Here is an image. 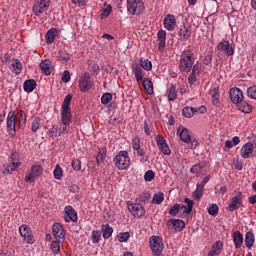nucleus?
Listing matches in <instances>:
<instances>
[{
  "instance_id": "1",
  "label": "nucleus",
  "mask_w": 256,
  "mask_h": 256,
  "mask_svg": "<svg viewBox=\"0 0 256 256\" xmlns=\"http://www.w3.org/2000/svg\"><path fill=\"white\" fill-rule=\"evenodd\" d=\"M193 63H195V54L189 50L182 52L179 62L180 71L189 73L193 69Z\"/></svg>"
},
{
  "instance_id": "2",
  "label": "nucleus",
  "mask_w": 256,
  "mask_h": 256,
  "mask_svg": "<svg viewBox=\"0 0 256 256\" xmlns=\"http://www.w3.org/2000/svg\"><path fill=\"white\" fill-rule=\"evenodd\" d=\"M71 99H73V96H71V94H68L64 98L61 106V121L64 127H69V125H71Z\"/></svg>"
},
{
  "instance_id": "3",
  "label": "nucleus",
  "mask_w": 256,
  "mask_h": 256,
  "mask_svg": "<svg viewBox=\"0 0 256 256\" xmlns=\"http://www.w3.org/2000/svg\"><path fill=\"white\" fill-rule=\"evenodd\" d=\"M131 164V158L129 157V153L127 151H120L116 154L114 158V165L120 171H124V169H128Z\"/></svg>"
},
{
  "instance_id": "4",
  "label": "nucleus",
  "mask_w": 256,
  "mask_h": 256,
  "mask_svg": "<svg viewBox=\"0 0 256 256\" xmlns=\"http://www.w3.org/2000/svg\"><path fill=\"white\" fill-rule=\"evenodd\" d=\"M127 10L131 15H141L145 11V4L141 0H127Z\"/></svg>"
},
{
  "instance_id": "5",
  "label": "nucleus",
  "mask_w": 256,
  "mask_h": 256,
  "mask_svg": "<svg viewBox=\"0 0 256 256\" xmlns=\"http://www.w3.org/2000/svg\"><path fill=\"white\" fill-rule=\"evenodd\" d=\"M150 249L154 255H161L165 246L163 244V238L159 236H151L149 239Z\"/></svg>"
},
{
  "instance_id": "6",
  "label": "nucleus",
  "mask_w": 256,
  "mask_h": 256,
  "mask_svg": "<svg viewBox=\"0 0 256 256\" xmlns=\"http://www.w3.org/2000/svg\"><path fill=\"white\" fill-rule=\"evenodd\" d=\"M16 125L17 120L15 118V111H10L6 118V129L8 131V135L11 137H15L17 133Z\"/></svg>"
},
{
  "instance_id": "7",
  "label": "nucleus",
  "mask_w": 256,
  "mask_h": 256,
  "mask_svg": "<svg viewBox=\"0 0 256 256\" xmlns=\"http://www.w3.org/2000/svg\"><path fill=\"white\" fill-rule=\"evenodd\" d=\"M49 5H51V0H35L32 11L36 17H39L49 9Z\"/></svg>"
},
{
  "instance_id": "8",
  "label": "nucleus",
  "mask_w": 256,
  "mask_h": 256,
  "mask_svg": "<svg viewBox=\"0 0 256 256\" xmlns=\"http://www.w3.org/2000/svg\"><path fill=\"white\" fill-rule=\"evenodd\" d=\"M43 175V167L41 165H34L31 167V170L26 173L25 181L26 183H35V179Z\"/></svg>"
},
{
  "instance_id": "9",
  "label": "nucleus",
  "mask_w": 256,
  "mask_h": 256,
  "mask_svg": "<svg viewBox=\"0 0 256 256\" xmlns=\"http://www.w3.org/2000/svg\"><path fill=\"white\" fill-rule=\"evenodd\" d=\"M93 87V81H91V74L84 73L79 78V89L82 93H86Z\"/></svg>"
},
{
  "instance_id": "10",
  "label": "nucleus",
  "mask_w": 256,
  "mask_h": 256,
  "mask_svg": "<svg viewBox=\"0 0 256 256\" xmlns=\"http://www.w3.org/2000/svg\"><path fill=\"white\" fill-rule=\"evenodd\" d=\"M132 148L138 157H141V161L147 162L149 161V156L145 155V150L141 148V138L134 137L132 140Z\"/></svg>"
},
{
  "instance_id": "11",
  "label": "nucleus",
  "mask_w": 256,
  "mask_h": 256,
  "mask_svg": "<svg viewBox=\"0 0 256 256\" xmlns=\"http://www.w3.org/2000/svg\"><path fill=\"white\" fill-rule=\"evenodd\" d=\"M242 205H243V193L237 192L236 195L230 199V202L228 205V211L230 212L237 211V209H240Z\"/></svg>"
},
{
  "instance_id": "12",
  "label": "nucleus",
  "mask_w": 256,
  "mask_h": 256,
  "mask_svg": "<svg viewBox=\"0 0 256 256\" xmlns=\"http://www.w3.org/2000/svg\"><path fill=\"white\" fill-rule=\"evenodd\" d=\"M67 133H69V130L67 129V126H63V124H54L52 128L47 131L49 137H61L62 135H67Z\"/></svg>"
},
{
  "instance_id": "13",
  "label": "nucleus",
  "mask_w": 256,
  "mask_h": 256,
  "mask_svg": "<svg viewBox=\"0 0 256 256\" xmlns=\"http://www.w3.org/2000/svg\"><path fill=\"white\" fill-rule=\"evenodd\" d=\"M19 233L21 237H23L24 241L29 245H33L35 243V239H33V234L31 233V228L25 224L19 227Z\"/></svg>"
},
{
  "instance_id": "14",
  "label": "nucleus",
  "mask_w": 256,
  "mask_h": 256,
  "mask_svg": "<svg viewBox=\"0 0 256 256\" xmlns=\"http://www.w3.org/2000/svg\"><path fill=\"white\" fill-rule=\"evenodd\" d=\"M128 211L132 213L134 217H143L145 215V208L141 203H128Z\"/></svg>"
},
{
  "instance_id": "15",
  "label": "nucleus",
  "mask_w": 256,
  "mask_h": 256,
  "mask_svg": "<svg viewBox=\"0 0 256 256\" xmlns=\"http://www.w3.org/2000/svg\"><path fill=\"white\" fill-rule=\"evenodd\" d=\"M52 233L56 239V241L65 242V228L61 223H55L52 226Z\"/></svg>"
},
{
  "instance_id": "16",
  "label": "nucleus",
  "mask_w": 256,
  "mask_h": 256,
  "mask_svg": "<svg viewBox=\"0 0 256 256\" xmlns=\"http://www.w3.org/2000/svg\"><path fill=\"white\" fill-rule=\"evenodd\" d=\"M156 144L162 154L171 155V148H169V144H167V140L163 138L161 135L156 136Z\"/></svg>"
},
{
  "instance_id": "17",
  "label": "nucleus",
  "mask_w": 256,
  "mask_h": 256,
  "mask_svg": "<svg viewBox=\"0 0 256 256\" xmlns=\"http://www.w3.org/2000/svg\"><path fill=\"white\" fill-rule=\"evenodd\" d=\"M218 51H222L227 55L228 57H231L234 55L235 50L233 49V46H231V43L228 40H223L222 42H219L217 45Z\"/></svg>"
},
{
  "instance_id": "18",
  "label": "nucleus",
  "mask_w": 256,
  "mask_h": 256,
  "mask_svg": "<svg viewBox=\"0 0 256 256\" xmlns=\"http://www.w3.org/2000/svg\"><path fill=\"white\" fill-rule=\"evenodd\" d=\"M64 219L66 223H77V211L73 209V206L68 205L65 207Z\"/></svg>"
},
{
  "instance_id": "19",
  "label": "nucleus",
  "mask_w": 256,
  "mask_h": 256,
  "mask_svg": "<svg viewBox=\"0 0 256 256\" xmlns=\"http://www.w3.org/2000/svg\"><path fill=\"white\" fill-rule=\"evenodd\" d=\"M163 25L167 29V31H173L175 26L177 25V20L173 14H168L164 17Z\"/></svg>"
},
{
  "instance_id": "20",
  "label": "nucleus",
  "mask_w": 256,
  "mask_h": 256,
  "mask_svg": "<svg viewBox=\"0 0 256 256\" xmlns=\"http://www.w3.org/2000/svg\"><path fill=\"white\" fill-rule=\"evenodd\" d=\"M230 99L232 103H235L236 105L241 103V101H243V91H241L239 88H231Z\"/></svg>"
},
{
  "instance_id": "21",
  "label": "nucleus",
  "mask_w": 256,
  "mask_h": 256,
  "mask_svg": "<svg viewBox=\"0 0 256 256\" xmlns=\"http://www.w3.org/2000/svg\"><path fill=\"white\" fill-rule=\"evenodd\" d=\"M252 154H253V143L251 142L245 143L240 150L241 158L249 159Z\"/></svg>"
},
{
  "instance_id": "22",
  "label": "nucleus",
  "mask_w": 256,
  "mask_h": 256,
  "mask_svg": "<svg viewBox=\"0 0 256 256\" xmlns=\"http://www.w3.org/2000/svg\"><path fill=\"white\" fill-rule=\"evenodd\" d=\"M192 30L190 26L183 25L180 27V30L178 32V36L180 37V41H187L189 40V37H191Z\"/></svg>"
},
{
  "instance_id": "23",
  "label": "nucleus",
  "mask_w": 256,
  "mask_h": 256,
  "mask_svg": "<svg viewBox=\"0 0 256 256\" xmlns=\"http://www.w3.org/2000/svg\"><path fill=\"white\" fill-rule=\"evenodd\" d=\"M221 251H223V242L221 241H216L208 253V256H217L221 255Z\"/></svg>"
},
{
  "instance_id": "24",
  "label": "nucleus",
  "mask_w": 256,
  "mask_h": 256,
  "mask_svg": "<svg viewBox=\"0 0 256 256\" xmlns=\"http://www.w3.org/2000/svg\"><path fill=\"white\" fill-rule=\"evenodd\" d=\"M131 69L136 81H143V68L139 64H132Z\"/></svg>"
},
{
  "instance_id": "25",
  "label": "nucleus",
  "mask_w": 256,
  "mask_h": 256,
  "mask_svg": "<svg viewBox=\"0 0 256 256\" xmlns=\"http://www.w3.org/2000/svg\"><path fill=\"white\" fill-rule=\"evenodd\" d=\"M177 135H179L180 140L183 143H189L191 141V135H189V130L187 128H178Z\"/></svg>"
},
{
  "instance_id": "26",
  "label": "nucleus",
  "mask_w": 256,
  "mask_h": 256,
  "mask_svg": "<svg viewBox=\"0 0 256 256\" xmlns=\"http://www.w3.org/2000/svg\"><path fill=\"white\" fill-rule=\"evenodd\" d=\"M168 225H172L175 231H183L185 229V222L181 219H170Z\"/></svg>"
},
{
  "instance_id": "27",
  "label": "nucleus",
  "mask_w": 256,
  "mask_h": 256,
  "mask_svg": "<svg viewBox=\"0 0 256 256\" xmlns=\"http://www.w3.org/2000/svg\"><path fill=\"white\" fill-rule=\"evenodd\" d=\"M37 87V82L34 79H28L23 84L25 93H33Z\"/></svg>"
},
{
  "instance_id": "28",
  "label": "nucleus",
  "mask_w": 256,
  "mask_h": 256,
  "mask_svg": "<svg viewBox=\"0 0 256 256\" xmlns=\"http://www.w3.org/2000/svg\"><path fill=\"white\" fill-rule=\"evenodd\" d=\"M16 123H18L19 127H25V124L27 123V114L23 112V110H19L15 114Z\"/></svg>"
},
{
  "instance_id": "29",
  "label": "nucleus",
  "mask_w": 256,
  "mask_h": 256,
  "mask_svg": "<svg viewBox=\"0 0 256 256\" xmlns=\"http://www.w3.org/2000/svg\"><path fill=\"white\" fill-rule=\"evenodd\" d=\"M21 167V162L19 161H11L10 163L4 165L5 171L4 173H13L14 171H17Z\"/></svg>"
},
{
  "instance_id": "30",
  "label": "nucleus",
  "mask_w": 256,
  "mask_h": 256,
  "mask_svg": "<svg viewBox=\"0 0 256 256\" xmlns=\"http://www.w3.org/2000/svg\"><path fill=\"white\" fill-rule=\"evenodd\" d=\"M184 203H186L187 206L182 205L181 211H182V213L189 215V213H191V211H193V205H194L193 200H191L189 198H185Z\"/></svg>"
},
{
  "instance_id": "31",
  "label": "nucleus",
  "mask_w": 256,
  "mask_h": 256,
  "mask_svg": "<svg viewBox=\"0 0 256 256\" xmlns=\"http://www.w3.org/2000/svg\"><path fill=\"white\" fill-rule=\"evenodd\" d=\"M40 69L44 75H51V60L46 59L40 63Z\"/></svg>"
},
{
  "instance_id": "32",
  "label": "nucleus",
  "mask_w": 256,
  "mask_h": 256,
  "mask_svg": "<svg viewBox=\"0 0 256 256\" xmlns=\"http://www.w3.org/2000/svg\"><path fill=\"white\" fill-rule=\"evenodd\" d=\"M195 113H197V108L195 107L186 106L185 108L182 109V115L187 119H191V117H193Z\"/></svg>"
},
{
  "instance_id": "33",
  "label": "nucleus",
  "mask_w": 256,
  "mask_h": 256,
  "mask_svg": "<svg viewBox=\"0 0 256 256\" xmlns=\"http://www.w3.org/2000/svg\"><path fill=\"white\" fill-rule=\"evenodd\" d=\"M233 242H234L236 249H240V247L243 245V234H241L240 231H236L234 233Z\"/></svg>"
},
{
  "instance_id": "34",
  "label": "nucleus",
  "mask_w": 256,
  "mask_h": 256,
  "mask_svg": "<svg viewBox=\"0 0 256 256\" xmlns=\"http://www.w3.org/2000/svg\"><path fill=\"white\" fill-rule=\"evenodd\" d=\"M57 29L56 28H51L47 31L46 33V43L51 45L55 41V37H57Z\"/></svg>"
},
{
  "instance_id": "35",
  "label": "nucleus",
  "mask_w": 256,
  "mask_h": 256,
  "mask_svg": "<svg viewBox=\"0 0 256 256\" xmlns=\"http://www.w3.org/2000/svg\"><path fill=\"white\" fill-rule=\"evenodd\" d=\"M236 105H237L239 111H241L242 113H251V111L253 109V107L249 103H247V102H245L243 100L240 101Z\"/></svg>"
},
{
  "instance_id": "36",
  "label": "nucleus",
  "mask_w": 256,
  "mask_h": 256,
  "mask_svg": "<svg viewBox=\"0 0 256 256\" xmlns=\"http://www.w3.org/2000/svg\"><path fill=\"white\" fill-rule=\"evenodd\" d=\"M143 87H144L146 93H148V95H153L154 89H153V81H151V79L144 78L143 79Z\"/></svg>"
},
{
  "instance_id": "37",
  "label": "nucleus",
  "mask_w": 256,
  "mask_h": 256,
  "mask_svg": "<svg viewBox=\"0 0 256 256\" xmlns=\"http://www.w3.org/2000/svg\"><path fill=\"white\" fill-rule=\"evenodd\" d=\"M245 243H246V247L248 249H251V247H253V245H255V234H253V232L249 231L246 233Z\"/></svg>"
},
{
  "instance_id": "38",
  "label": "nucleus",
  "mask_w": 256,
  "mask_h": 256,
  "mask_svg": "<svg viewBox=\"0 0 256 256\" xmlns=\"http://www.w3.org/2000/svg\"><path fill=\"white\" fill-rule=\"evenodd\" d=\"M111 11H113V7L111 4H104V7L101 10L100 13V19H107L109 15H111Z\"/></svg>"
},
{
  "instance_id": "39",
  "label": "nucleus",
  "mask_w": 256,
  "mask_h": 256,
  "mask_svg": "<svg viewBox=\"0 0 256 256\" xmlns=\"http://www.w3.org/2000/svg\"><path fill=\"white\" fill-rule=\"evenodd\" d=\"M102 232H103V238L109 239L111 235H113V227H111L109 224H103L102 225Z\"/></svg>"
},
{
  "instance_id": "40",
  "label": "nucleus",
  "mask_w": 256,
  "mask_h": 256,
  "mask_svg": "<svg viewBox=\"0 0 256 256\" xmlns=\"http://www.w3.org/2000/svg\"><path fill=\"white\" fill-rule=\"evenodd\" d=\"M61 243H64V242L55 240L51 243L50 249H51L52 253H54L55 255H59V253L61 252Z\"/></svg>"
},
{
  "instance_id": "41",
  "label": "nucleus",
  "mask_w": 256,
  "mask_h": 256,
  "mask_svg": "<svg viewBox=\"0 0 256 256\" xmlns=\"http://www.w3.org/2000/svg\"><path fill=\"white\" fill-rule=\"evenodd\" d=\"M140 67L145 71H151L153 69V63L149 59L140 58Z\"/></svg>"
},
{
  "instance_id": "42",
  "label": "nucleus",
  "mask_w": 256,
  "mask_h": 256,
  "mask_svg": "<svg viewBox=\"0 0 256 256\" xmlns=\"http://www.w3.org/2000/svg\"><path fill=\"white\" fill-rule=\"evenodd\" d=\"M211 97H212V103L216 107H219V89L217 87H214L211 90Z\"/></svg>"
},
{
  "instance_id": "43",
  "label": "nucleus",
  "mask_w": 256,
  "mask_h": 256,
  "mask_svg": "<svg viewBox=\"0 0 256 256\" xmlns=\"http://www.w3.org/2000/svg\"><path fill=\"white\" fill-rule=\"evenodd\" d=\"M162 201H165V195L163 194V192H158L154 194L152 199L153 205H161Z\"/></svg>"
},
{
  "instance_id": "44",
  "label": "nucleus",
  "mask_w": 256,
  "mask_h": 256,
  "mask_svg": "<svg viewBox=\"0 0 256 256\" xmlns=\"http://www.w3.org/2000/svg\"><path fill=\"white\" fill-rule=\"evenodd\" d=\"M203 191H204L203 186H200L197 184L196 190L192 193L193 199H195V201H199V199H201V197H203Z\"/></svg>"
},
{
  "instance_id": "45",
  "label": "nucleus",
  "mask_w": 256,
  "mask_h": 256,
  "mask_svg": "<svg viewBox=\"0 0 256 256\" xmlns=\"http://www.w3.org/2000/svg\"><path fill=\"white\" fill-rule=\"evenodd\" d=\"M41 129V118L36 117L31 123L32 133H37Z\"/></svg>"
},
{
  "instance_id": "46",
  "label": "nucleus",
  "mask_w": 256,
  "mask_h": 256,
  "mask_svg": "<svg viewBox=\"0 0 256 256\" xmlns=\"http://www.w3.org/2000/svg\"><path fill=\"white\" fill-rule=\"evenodd\" d=\"M12 69H13L14 72L17 73V75L22 73L23 64H21V61H19V59H16L12 62Z\"/></svg>"
},
{
  "instance_id": "47",
  "label": "nucleus",
  "mask_w": 256,
  "mask_h": 256,
  "mask_svg": "<svg viewBox=\"0 0 256 256\" xmlns=\"http://www.w3.org/2000/svg\"><path fill=\"white\" fill-rule=\"evenodd\" d=\"M175 99H177V88L172 85L168 91V101H175Z\"/></svg>"
},
{
  "instance_id": "48",
  "label": "nucleus",
  "mask_w": 256,
  "mask_h": 256,
  "mask_svg": "<svg viewBox=\"0 0 256 256\" xmlns=\"http://www.w3.org/2000/svg\"><path fill=\"white\" fill-rule=\"evenodd\" d=\"M92 243L97 244L101 241V230H93L91 234Z\"/></svg>"
},
{
  "instance_id": "49",
  "label": "nucleus",
  "mask_w": 256,
  "mask_h": 256,
  "mask_svg": "<svg viewBox=\"0 0 256 256\" xmlns=\"http://www.w3.org/2000/svg\"><path fill=\"white\" fill-rule=\"evenodd\" d=\"M207 211L212 217H217V215H219V206L217 204H212L208 207Z\"/></svg>"
},
{
  "instance_id": "50",
  "label": "nucleus",
  "mask_w": 256,
  "mask_h": 256,
  "mask_svg": "<svg viewBox=\"0 0 256 256\" xmlns=\"http://www.w3.org/2000/svg\"><path fill=\"white\" fill-rule=\"evenodd\" d=\"M112 99H113V95L111 93L109 92L104 93L101 97V103L102 105H109Z\"/></svg>"
},
{
  "instance_id": "51",
  "label": "nucleus",
  "mask_w": 256,
  "mask_h": 256,
  "mask_svg": "<svg viewBox=\"0 0 256 256\" xmlns=\"http://www.w3.org/2000/svg\"><path fill=\"white\" fill-rule=\"evenodd\" d=\"M106 157H107V151H105V149L99 150L96 156L97 163H104Z\"/></svg>"
},
{
  "instance_id": "52",
  "label": "nucleus",
  "mask_w": 256,
  "mask_h": 256,
  "mask_svg": "<svg viewBox=\"0 0 256 256\" xmlns=\"http://www.w3.org/2000/svg\"><path fill=\"white\" fill-rule=\"evenodd\" d=\"M179 211H183L181 210V205L179 204H174L170 210H169V215H171L172 217H176V215L179 213Z\"/></svg>"
},
{
  "instance_id": "53",
  "label": "nucleus",
  "mask_w": 256,
  "mask_h": 256,
  "mask_svg": "<svg viewBox=\"0 0 256 256\" xmlns=\"http://www.w3.org/2000/svg\"><path fill=\"white\" fill-rule=\"evenodd\" d=\"M53 175L54 178H56L57 180L61 179V177H63V169L61 168V166H59V164L56 165L54 171H53Z\"/></svg>"
},
{
  "instance_id": "54",
  "label": "nucleus",
  "mask_w": 256,
  "mask_h": 256,
  "mask_svg": "<svg viewBox=\"0 0 256 256\" xmlns=\"http://www.w3.org/2000/svg\"><path fill=\"white\" fill-rule=\"evenodd\" d=\"M204 167H205V163L204 162L195 164V165H193L190 168V172H192V173H199V171H201V169H204Z\"/></svg>"
},
{
  "instance_id": "55",
  "label": "nucleus",
  "mask_w": 256,
  "mask_h": 256,
  "mask_svg": "<svg viewBox=\"0 0 256 256\" xmlns=\"http://www.w3.org/2000/svg\"><path fill=\"white\" fill-rule=\"evenodd\" d=\"M130 234L129 232H122L118 235V241L120 243H127L129 241Z\"/></svg>"
},
{
  "instance_id": "56",
  "label": "nucleus",
  "mask_w": 256,
  "mask_h": 256,
  "mask_svg": "<svg viewBox=\"0 0 256 256\" xmlns=\"http://www.w3.org/2000/svg\"><path fill=\"white\" fill-rule=\"evenodd\" d=\"M59 59L60 61H64V63H67L71 59V54L67 52L60 51L59 52Z\"/></svg>"
},
{
  "instance_id": "57",
  "label": "nucleus",
  "mask_w": 256,
  "mask_h": 256,
  "mask_svg": "<svg viewBox=\"0 0 256 256\" xmlns=\"http://www.w3.org/2000/svg\"><path fill=\"white\" fill-rule=\"evenodd\" d=\"M247 95L250 97V99L256 100V85L251 86L247 89Z\"/></svg>"
},
{
  "instance_id": "58",
  "label": "nucleus",
  "mask_w": 256,
  "mask_h": 256,
  "mask_svg": "<svg viewBox=\"0 0 256 256\" xmlns=\"http://www.w3.org/2000/svg\"><path fill=\"white\" fill-rule=\"evenodd\" d=\"M145 181H153L155 179V172L153 170H148L144 174Z\"/></svg>"
},
{
  "instance_id": "59",
  "label": "nucleus",
  "mask_w": 256,
  "mask_h": 256,
  "mask_svg": "<svg viewBox=\"0 0 256 256\" xmlns=\"http://www.w3.org/2000/svg\"><path fill=\"white\" fill-rule=\"evenodd\" d=\"M71 165L74 171H81V161L79 159L72 160Z\"/></svg>"
},
{
  "instance_id": "60",
  "label": "nucleus",
  "mask_w": 256,
  "mask_h": 256,
  "mask_svg": "<svg viewBox=\"0 0 256 256\" xmlns=\"http://www.w3.org/2000/svg\"><path fill=\"white\" fill-rule=\"evenodd\" d=\"M71 81V73L67 70H65L62 74V82L63 83H69Z\"/></svg>"
},
{
  "instance_id": "61",
  "label": "nucleus",
  "mask_w": 256,
  "mask_h": 256,
  "mask_svg": "<svg viewBox=\"0 0 256 256\" xmlns=\"http://www.w3.org/2000/svg\"><path fill=\"white\" fill-rule=\"evenodd\" d=\"M157 37L159 41H166L167 32L165 30H159Z\"/></svg>"
},
{
  "instance_id": "62",
  "label": "nucleus",
  "mask_w": 256,
  "mask_h": 256,
  "mask_svg": "<svg viewBox=\"0 0 256 256\" xmlns=\"http://www.w3.org/2000/svg\"><path fill=\"white\" fill-rule=\"evenodd\" d=\"M192 74L199 75L201 73V66L199 64L192 65Z\"/></svg>"
},
{
  "instance_id": "63",
  "label": "nucleus",
  "mask_w": 256,
  "mask_h": 256,
  "mask_svg": "<svg viewBox=\"0 0 256 256\" xmlns=\"http://www.w3.org/2000/svg\"><path fill=\"white\" fill-rule=\"evenodd\" d=\"M197 81V74H193L192 72L188 76V83L190 85H194V83Z\"/></svg>"
},
{
  "instance_id": "64",
  "label": "nucleus",
  "mask_w": 256,
  "mask_h": 256,
  "mask_svg": "<svg viewBox=\"0 0 256 256\" xmlns=\"http://www.w3.org/2000/svg\"><path fill=\"white\" fill-rule=\"evenodd\" d=\"M188 144H189L190 149H197V145H198L197 139L190 137Z\"/></svg>"
}]
</instances>
